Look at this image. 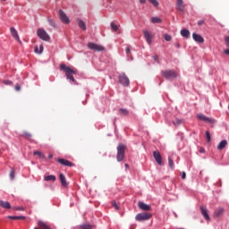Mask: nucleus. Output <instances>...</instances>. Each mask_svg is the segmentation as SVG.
Wrapping results in <instances>:
<instances>
[{"instance_id": "1", "label": "nucleus", "mask_w": 229, "mask_h": 229, "mask_svg": "<svg viewBox=\"0 0 229 229\" xmlns=\"http://www.w3.org/2000/svg\"><path fill=\"white\" fill-rule=\"evenodd\" d=\"M60 71H63V72L65 73L67 80H70V81H72V83H76V80L74 79V76H72V74H76V69H72L67 66L65 64H61Z\"/></svg>"}, {"instance_id": "2", "label": "nucleus", "mask_w": 229, "mask_h": 229, "mask_svg": "<svg viewBox=\"0 0 229 229\" xmlns=\"http://www.w3.org/2000/svg\"><path fill=\"white\" fill-rule=\"evenodd\" d=\"M124 151H126V146L123 144L117 146V162H123V160H124Z\"/></svg>"}, {"instance_id": "3", "label": "nucleus", "mask_w": 229, "mask_h": 229, "mask_svg": "<svg viewBox=\"0 0 229 229\" xmlns=\"http://www.w3.org/2000/svg\"><path fill=\"white\" fill-rule=\"evenodd\" d=\"M119 83L123 85V87H129L130 86V79L128 76H126V73L123 72L118 77Z\"/></svg>"}, {"instance_id": "4", "label": "nucleus", "mask_w": 229, "mask_h": 229, "mask_svg": "<svg viewBox=\"0 0 229 229\" xmlns=\"http://www.w3.org/2000/svg\"><path fill=\"white\" fill-rule=\"evenodd\" d=\"M37 35L41 38V40H45L46 42H47V40L51 38V37H49V34H47V32L44 29H38L37 31Z\"/></svg>"}, {"instance_id": "5", "label": "nucleus", "mask_w": 229, "mask_h": 229, "mask_svg": "<svg viewBox=\"0 0 229 229\" xmlns=\"http://www.w3.org/2000/svg\"><path fill=\"white\" fill-rule=\"evenodd\" d=\"M151 213H140L136 215V221H148V219H151Z\"/></svg>"}, {"instance_id": "6", "label": "nucleus", "mask_w": 229, "mask_h": 229, "mask_svg": "<svg viewBox=\"0 0 229 229\" xmlns=\"http://www.w3.org/2000/svg\"><path fill=\"white\" fill-rule=\"evenodd\" d=\"M162 74L165 78H166V80H171V78H176L178 76L176 72H174L173 70L164 71V72H162Z\"/></svg>"}, {"instance_id": "7", "label": "nucleus", "mask_w": 229, "mask_h": 229, "mask_svg": "<svg viewBox=\"0 0 229 229\" xmlns=\"http://www.w3.org/2000/svg\"><path fill=\"white\" fill-rule=\"evenodd\" d=\"M88 47L91 49V51H105V47L96 43H88Z\"/></svg>"}, {"instance_id": "8", "label": "nucleus", "mask_w": 229, "mask_h": 229, "mask_svg": "<svg viewBox=\"0 0 229 229\" xmlns=\"http://www.w3.org/2000/svg\"><path fill=\"white\" fill-rule=\"evenodd\" d=\"M59 19L64 22V24H69L71 22L67 14H65L62 10H59Z\"/></svg>"}, {"instance_id": "9", "label": "nucleus", "mask_w": 229, "mask_h": 229, "mask_svg": "<svg viewBox=\"0 0 229 229\" xmlns=\"http://www.w3.org/2000/svg\"><path fill=\"white\" fill-rule=\"evenodd\" d=\"M56 162H58V164H61V165H65L67 167H72V165H74V164H72V162L64 159V158H57Z\"/></svg>"}, {"instance_id": "10", "label": "nucleus", "mask_w": 229, "mask_h": 229, "mask_svg": "<svg viewBox=\"0 0 229 229\" xmlns=\"http://www.w3.org/2000/svg\"><path fill=\"white\" fill-rule=\"evenodd\" d=\"M11 31V35L13 38H15V40H17V42H19V44H22V42L21 41V38H19V33L17 32V30H15V28L12 27L10 29Z\"/></svg>"}, {"instance_id": "11", "label": "nucleus", "mask_w": 229, "mask_h": 229, "mask_svg": "<svg viewBox=\"0 0 229 229\" xmlns=\"http://www.w3.org/2000/svg\"><path fill=\"white\" fill-rule=\"evenodd\" d=\"M153 157H154L157 164H158V165H162V155H160V151H158V150L154 151Z\"/></svg>"}, {"instance_id": "12", "label": "nucleus", "mask_w": 229, "mask_h": 229, "mask_svg": "<svg viewBox=\"0 0 229 229\" xmlns=\"http://www.w3.org/2000/svg\"><path fill=\"white\" fill-rule=\"evenodd\" d=\"M138 207H139V208H140V210H144L145 212L151 210V206H149L142 201L138 202Z\"/></svg>"}, {"instance_id": "13", "label": "nucleus", "mask_w": 229, "mask_h": 229, "mask_svg": "<svg viewBox=\"0 0 229 229\" xmlns=\"http://www.w3.org/2000/svg\"><path fill=\"white\" fill-rule=\"evenodd\" d=\"M176 10L179 12L183 13L185 11V4H183V0H177L176 1Z\"/></svg>"}, {"instance_id": "14", "label": "nucleus", "mask_w": 229, "mask_h": 229, "mask_svg": "<svg viewBox=\"0 0 229 229\" xmlns=\"http://www.w3.org/2000/svg\"><path fill=\"white\" fill-rule=\"evenodd\" d=\"M192 37H193V40H195V42H198L199 44H203V42H205V38H203V37H201L197 33H193Z\"/></svg>"}, {"instance_id": "15", "label": "nucleus", "mask_w": 229, "mask_h": 229, "mask_svg": "<svg viewBox=\"0 0 229 229\" xmlns=\"http://www.w3.org/2000/svg\"><path fill=\"white\" fill-rule=\"evenodd\" d=\"M198 119H199L200 121H204V123H209L210 124H213L214 120L203 115V114H198L197 115Z\"/></svg>"}, {"instance_id": "16", "label": "nucleus", "mask_w": 229, "mask_h": 229, "mask_svg": "<svg viewBox=\"0 0 229 229\" xmlns=\"http://www.w3.org/2000/svg\"><path fill=\"white\" fill-rule=\"evenodd\" d=\"M59 180L61 182L62 187H68L69 183L67 182V179L65 178V175H64V174H59Z\"/></svg>"}, {"instance_id": "17", "label": "nucleus", "mask_w": 229, "mask_h": 229, "mask_svg": "<svg viewBox=\"0 0 229 229\" xmlns=\"http://www.w3.org/2000/svg\"><path fill=\"white\" fill-rule=\"evenodd\" d=\"M143 35H144L148 44H151L152 38H153V35L149 31H147V30L143 31Z\"/></svg>"}, {"instance_id": "18", "label": "nucleus", "mask_w": 229, "mask_h": 229, "mask_svg": "<svg viewBox=\"0 0 229 229\" xmlns=\"http://www.w3.org/2000/svg\"><path fill=\"white\" fill-rule=\"evenodd\" d=\"M200 212L203 217L206 219V221H210V216H208L207 208L200 207Z\"/></svg>"}, {"instance_id": "19", "label": "nucleus", "mask_w": 229, "mask_h": 229, "mask_svg": "<svg viewBox=\"0 0 229 229\" xmlns=\"http://www.w3.org/2000/svg\"><path fill=\"white\" fill-rule=\"evenodd\" d=\"M228 146V141L226 140H224L220 142V144L217 145V149L221 151V149H225Z\"/></svg>"}, {"instance_id": "20", "label": "nucleus", "mask_w": 229, "mask_h": 229, "mask_svg": "<svg viewBox=\"0 0 229 229\" xmlns=\"http://www.w3.org/2000/svg\"><path fill=\"white\" fill-rule=\"evenodd\" d=\"M0 207H2V208H12V205L10 204V202L8 201H4V200H0Z\"/></svg>"}, {"instance_id": "21", "label": "nucleus", "mask_w": 229, "mask_h": 229, "mask_svg": "<svg viewBox=\"0 0 229 229\" xmlns=\"http://www.w3.org/2000/svg\"><path fill=\"white\" fill-rule=\"evenodd\" d=\"M181 35L184 38H189V37H191V31H189L187 29H183L181 30Z\"/></svg>"}, {"instance_id": "22", "label": "nucleus", "mask_w": 229, "mask_h": 229, "mask_svg": "<svg viewBox=\"0 0 229 229\" xmlns=\"http://www.w3.org/2000/svg\"><path fill=\"white\" fill-rule=\"evenodd\" d=\"M224 212H225V208H219L216 209L214 216H215V217H220V216H223Z\"/></svg>"}, {"instance_id": "23", "label": "nucleus", "mask_w": 229, "mask_h": 229, "mask_svg": "<svg viewBox=\"0 0 229 229\" xmlns=\"http://www.w3.org/2000/svg\"><path fill=\"white\" fill-rule=\"evenodd\" d=\"M38 226H39V228H41V229H51V226H49L47 224H46L43 221H38Z\"/></svg>"}, {"instance_id": "24", "label": "nucleus", "mask_w": 229, "mask_h": 229, "mask_svg": "<svg viewBox=\"0 0 229 229\" xmlns=\"http://www.w3.org/2000/svg\"><path fill=\"white\" fill-rule=\"evenodd\" d=\"M44 180H45V182H56V176H55V175H45Z\"/></svg>"}, {"instance_id": "25", "label": "nucleus", "mask_w": 229, "mask_h": 229, "mask_svg": "<svg viewBox=\"0 0 229 229\" xmlns=\"http://www.w3.org/2000/svg\"><path fill=\"white\" fill-rule=\"evenodd\" d=\"M78 25H79V28H81V30H83V31L87 30V24H85V21L79 20Z\"/></svg>"}, {"instance_id": "26", "label": "nucleus", "mask_w": 229, "mask_h": 229, "mask_svg": "<svg viewBox=\"0 0 229 229\" xmlns=\"http://www.w3.org/2000/svg\"><path fill=\"white\" fill-rule=\"evenodd\" d=\"M118 114L119 115H128L130 112L128 111V109L120 108Z\"/></svg>"}, {"instance_id": "27", "label": "nucleus", "mask_w": 229, "mask_h": 229, "mask_svg": "<svg viewBox=\"0 0 229 229\" xmlns=\"http://www.w3.org/2000/svg\"><path fill=\"white\" fill-rule=\"evenodd\" d=\"M8 219H13V220H19V219H26V216H7Z\"/></svg>"}, {"instance_id": "28", "label": "nucleus", "mask_w": 229, "mask_h": 229, "mask_svg": "<svg viewBox=\"0 0 229 229\" xmlns=\"http://www.w3.org/2000/svg\"><path fill=\"white\" fill-rule=\"evenodd\" d=\"M21 137H23V139H27L28 140H30V139H31V133L25 131L22 132Z\"/></svg>"}, {"instance_id": "29", "label": "nucleus", "mask_w": 229, "mask_h": 229, "mask_svg": "<svg viewBox=\"0 0 229 229\" xmlns=\"http://www.w3.org/2000/svg\"><path fill=\"white\" fill-rule=\"evenodd\" d=\"M9 178L10 180H15V169L12 168L9 173Z\"/></svg>"}, {"instance_id": "30", "label": "nucleus", "mask_w": 229, "mask_h": 229, "mask_svg": "<svg viewBox=\"0 0 229 229\" xmlns=\"http://www.w3.org/2000/svg\"><path fill=\"white\" fill-rule=\"evenodd\" d=\"M151 22H153L154 24H158V23L162 22V19H160L158 17H153L151 19Z\"/></svg>"}, {"instance_id": "31", "label": "nucleus", "mask_w": 229, "mask_h": 229, "mask_svg": "<svg viewBox=\"0 0 229 229\" xmlns=\"http://www.w3.org/2000/svg\"><path fill=\"white\" fill-rule=\"evenodd\" d=\"M182 119H179V118L173 121L174 126H180V124H182Z\"/></svg>"}, {"instance_id": "32", "label": "nucleus", "mask_w": 229, "mask_h": 229, "mask_svg": "<svg viewBox=\"0 0 229 229\" xmlns=\"http://www.w3.org/2000/svg\"><path fill=\"white\" fill-rule=\"evenodd\" d=\"M168 165L171 169H174V162L171 157H168Z\"/></svg>"}, {"instance_id": "33", "label": "nucleus", "mask_w": 229, "mask_h": 229, "mask_svg": "<svg viewBox=\"0 0 229 229\" xmlns=\"http://www.w3.org/2000/svg\"><path fill=\"white\" fill-rule=\"evenodd\" d=\"M164 38L165 40H166V42H171V40L173 39V37H171V35L169 34H165Z\"/></svg>"}, {"instance_id": "34", "label": "nucleus", "mask_w": 229, "mask_h": 229, "mask_svg": "<svg viewBox=\"0 0 229 229\" xmlns=\"http://www.w3.org/2000/svg\"><path fill=\"white\" fill-rule=\"evenodd\" d=\"M33 155L39 157V158H44V154L40 151H34Z\"/></svg>"}, {"instance_id": "35", "label": "nucleus", "mask_w": 229, "mask_h": 229, "mask_svg": "<svg viewBox=\"0 0 229 229\" xmlns=\"http://www.w3.org/2000/svg\"><path fill=\"white\" fill-rule=\"evenodd\" d=\"M48 22L50 26H52V28H56V23L55 22V21H53V19H48Z\"/></svg>"}, {"instance_id": "36", "label": "nucleus", "mask_w": 229, "mask_h": 229, "mask_svg": "<svg viewBox=\"0 0 229 229\" xmlns=\"http://www.w3.org/2000/svg\"><path fill=\"white\" fill-rule=\"evenodd\" d=\"M111 29L113 30V31H117V30H119V27L115 25V23L112 22Z\"/></svg>"}, {"instance_id": "37", "label": "nucleus", "mask_w": 229, "mask_h": 229, "mask_svg": "<svg viewBox=\"0 0 229 229\" xmlns=\"http://www.w3.org/2000/svg\"><path fill=\"white\" fill-rule=\"evenodd\" d=\"M206 139H207L208 142H210L211 136H210V131H206Z\"/></svg>"}, {"instance_id": "38", "label": "nucleus", "mask_w": 229, "mask_h": 229, "mask_svg": "<svg viewBox=\"0 0 229 229\" xmlns=\"http://www.w3.org/2000/svg\"><path fill=\"white\" fill-rule=\"evenodd\" d=\"M111 204L114 207V208H115V210H119V206L117 205V202H115V200H113Z\"/></svg>"}, {"instance_id": "39", "label": "nucleus", "mask_w": 229, "mask_h": 229, "mask_svg": "<svg viewBox=\"0 0 229 229\" xmlns=\"http://www.w3.org/2000/svg\"><path fill=\"white\" fill-rule=\"evenodd\" d=\"M81 229H92V225H81Z\"/></svg>"}, {"instance_id": "40", "label": "nucleus", "mask_w": 229, "mask_h": 229, "mask_svg": "<svg viewBox=\"0 0 229 229\" xmlns=\"http://www.w3.org/2000/svg\"><path fill=\"white\" fill-rule=\"evenodd\" d=\"M149 3H151V4H153V6H158V2L157 0H148Z\"/></svg>"}, {"instance_id": "41", "label": "nucleus", "mask_w": 229, "mask_h": 229, "mask_svg": "<svg viewBox=\"0 0 229 229\" xmlns=\"http://www.w3.org/2000/svg\"><path fill=\"white\" fill-rule=\"evenodd\" d=\"M3 83H4V85H13V82H12V81H8V80L3 81Z\"/></svg>"}, {"instance_id": "42", "label": "nucleus", "mask_w": 229, "mask_h": 229, "mask_svg": "<svg viewBox=\"0 0 229 229\" xmlns=\"http://www.w3.org/2000/svg\"><path fill=\"white\" fill-rule=\"evenodd\" d=\"M225 46H227V47H229V36H226L225 38Z\"/></svg>"}, {"instance_id": "43", "label": "nucleus", "mask_w": 229, "mask_h": 229, "mask_svg": "<svg viewBox=\"0 0 229 229\" xmlns=\"http://www.w3.org/2000/svg\"><path fill=\"white\" fill-rule=\"evenodd\" d=\"M34 51L37 53V55H41L40 50L38 49V46H35Z\"/></svg>"}, {"instance_id": "44", "label": "nucleus", "mask_w": 229, "mask_h": 229, "mask_svg": "<svg viewBox=\"0 0 229 229\" xmlns=\"http://www.w3.org/2000/svg\"><path fill=\"white\" fill-rule=\"evenodd\" d=\"M125 53H126L127 56H130V55H131L130 47H127L125 48Z\"/></svg>"}, {"instance_id": "45", "label": "nucleus", "mask_w": 229, "mask_h": 229, "mask_svg": "<svg viewBox=\"0 0 229 229\" xmlns=\"http://www.w3.org/2000/svg\"><path fill=\"white\" fill-rule=\"evenodd\" d=\"M203 24H205V20H199L198 21V26H203Z\"/></svg>"}, {"instance_id": "46", "label": "nucleus", "mask_w": 229, "mask_h": 229, "mask_svg": "<svg viewBox=\"0 0 229 229\" xmlns=\"http://www.w3.org/2000/svg\"><path fill=\"white\" fill-rule=\"evenodd\" d=\"M14 89L17 92H19V90H21V86L19 84H16Z\"/></svg>"}, {"instance_id": "47", "label": "nucleus", "mask_w": 229, "mask_h": 229, "mask_svg": "<svg viewBox=\"0 0 229 229\" xmlns=\"http://www.w3.org/2000/svg\"><path fill=\"white\" fill-rule=\"evenodd\" d=\"M44 51V45H40L39 46V52L42 54V52Z\"/></svg>"}, {"instance_id": "48", "label": "nucleus", "mask_w": 229, "mask_h": 229, "mask_svg": "<svg viewBox=\"0 0 229 229\" xmlns=\"http://www.w3.org/2000/svg\"><path fill=\"white\" fill-rule=\"evenodd\" d=\"M185 178H186V174H185V172H182V179L185 180Z\"/></svg>"}, {"instance_id": "49", "label": "nucleus", "mask_w": 229, "mask_h": 229, "mask_svg": "<svg viewBox=\"0 0 229 229\" xmlns=\"http://www.w3.org/2000/svg\"><path fill=\"white\" fill-rule=\"evenodd\" d=\"M153 60H155V62H158V55H154Z\"/></svg>"}, {"instance_id": "50", "label": "nucleus", "mask_w": 229, "mask_h": 229, "mask_svg": "<svg viewBox=\"0 0 229 229\" xmlns=\"http://www.w3.org/2000/svg\"><path fill=\"white\" fill-rule=\"evenodd\" d=\"M224 53H225V55H229V49H225V50L224 51Z\"/></svg>"}, {"instance_id": "51", "label": "nucleus", "mask_w": 229, "mask_h": 229, "mask_svg": "<svg viewBox=\"0 0 229 229\" xmlns=\"http://www.w3.org/2000/svg\"><path fill=\"white\" fill-rule=\"evenodd\" d=\"M140 3L141 4H145L146 0H140Z\"/></svg>"}, {"instance_id": "52", "label": "nucleus", "mask_w": 229, "mask_h": 229, "mask_svg": "<svg viewBox=\"0 0 229 229\" xmlns=\"http://www.w3.org/2000/svg\"><path fill=\"white\" fill-rule=\"evenodd\" d=\"M15 210H24V208H15Z\"/></svg>"}, {"instance_id": "53", "label": "nucleus", "mask_w": 229, "mask_h": 229, "mask_svg": "<svg viewBox=\"0 0 229 229\" xmlns=\"http://www.w3.org/2000/svg\"><path fill=\"white\" fill-rule=\"evenodd\" d=\"M124 165H125V169H130V165L125 164Z\"/></svg>"}, {"instance_id": "54", "label": "nucleus", "mask_w": 229, "mask_h": 229, "mask_svg": "<svg viewBox=\"0 0 229 229\" xmlns=\"http://www.w3.org/2000/svg\"><path fill=\"white\" fill-rule=\"evenodd\" d=\"M199 152L200 153H205V148H200Z\"/></svg>"}, {"instance_id": "55", "label": "nucleus", "mask_w": 229, "mask_h": 229, "mask_svg": "<svg viewBox=\"0 0 229 229\" xmlns=\"http://www.w3.org/2000/svg\"><path fill=\"white\" fill-rule=\"evenodd\" d=\"M48 158H53V155H50V156L48 157Z\"/></svg>"}]
</instances>
